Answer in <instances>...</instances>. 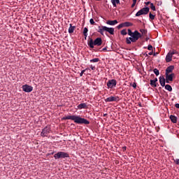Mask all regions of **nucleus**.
<instances>
[{
	"instance_id": "37",
	"label": "nucleus",
	"mask_w": 179,
	"mask_h": 179,
	"mask_svg": "<svg viewBox=\"0 0 179 179\" xmlns=\"http://www.w3.org/2000/svg\"><path fill=\"white\" fill-rule=\"evenodd\" d=\"M126 43H127V44H131V43H132V41H131L129 39L126 38Z\"/></svg>"
},
{
	"instance_id": "7",
	"label": "nucleus",
	"mask_w": 179,
	"mask_h": 179,
	"mask_svg": "<svg viewBox=\"0 0 179 179\" xmlns=\"http://www.w3.org/2000/svg\"><path fill=\"white\" fill-rule=\"evenodd\" d=\"M50 132H51V128L46 126L42 130V131L41 133V136H42L43 138H45V136H48V134H50Z\"/></svg>"
},
{
	"instance_id": "48",
	"label": "nucleus",
	"mask_w": 179,
	"mask_h": 179,
	"mask_svg": "<svg viewBox=\"0 0 179 179\" xmlns=\"http://www.w3.org/2000/svg\"><path fill=\"white\" fill-rule=\"evenodd\" d=\"M107 50V48H104L102 49V51H106Z\"/></svg>"
},
{
	"instance_id": "23",
	"label": "nucleus",
	"mask_w": 179,
	"mask_h": 179,
	"mask_svg": "<svg viewBox=\"0 0 179 179\" xmlns=\"http://www.w3.org/2000/svg\"><path fill=\"white\" fill-rule=\"evenodd\" d=\"M150 85H151L152 87H157V83H155L153 80H150Z\"/></svg>"
},
{
	"instance_id": "33",
	"label": "nucleus",
	"mask_w": 179,
	"mask_h": 179,
	"mask_svg": "<svg viewBox=\"0 0 179 179\" xmlns=\"http://www.w3.org/2000/svg\"><path fill=\"white\" fill-rule=\"evenodd\" d=\"M122 27H124V23H122V24H119V25L117 27V29H122Z\"/></svg>"
},
{
	"instance_id": "17",
	"label": "nucleus",
	"mask_w": 179,
	"mask_h": 179,
	"mask_svg": "<svg viewBox=\"0 0 179 179\" xmlns=\"http://www.w3.org/2000/svg\"><path fill=\"white\" fill-rule=\"evenodd\" d=\"M172 60H173V56L171 54V52H169V53L166 55V62H171Z\"/></svg>"
},
{
	"instance_id": "19",
	"label": "nucleus",
	"mask_w": 179,
	"mask_h": 179,
	"mask_svg": "<svg viewBox=\"0 0 179 179\" xmlns=\"http://www.w3.org/2000/svg\"><path fill=\"white\" fill-rule=\"evenodd\" d=\"M170 120L173 124H177V117L171 115L170 116Z\"/></svg>"
},
{
	"instance_id": "38",
	"label": "nucleus",
	"mask_w": 179,
	"mask_h": 179,
	"mask_svg": "<svg viewBox=\"0 0 179 179\" xmlns=\"http://www.w3.org/2000/svg\"><path fill=\"white\" fill-rule=\"evenodd\" d=\"M132 87H134V89H136V83H134L132 84Z\"/></svg>"
},
{
	"instance_id": "9",
	"label": "nucleus",
	"mask_w": 179,
	"mask_h": 179,
	"mask_svg": "<svg viewBox=\"0 0 179 179\" xmlns=\"http://www.w3.org/2000/svg\"><path fill=\"white\" fill-rule=\"evenodd\" d=\"M105 101L106 103H110V102H113V101H120V97L117 96H110L109 97H108L107 99H105Z\"/></svg>"
},
{
	"instance_id": "49",
	"label": "nucleus",
	"mask_w": 179,
	"mask_h": 179,
	"mask_svg": "<svg viewBox=\"0 0 179 179\" xmlns=\"http://www.w3.org/2000/svg\"><path fill=\"white\" fill-rule=\"evenodd\" d=\"M122 149L123 150H127V147H123Z\"/></svg>"
},
{
	"instance_id": "14",
	"label": "nucleus",
	"mask_w": 179,
	"mask_h": 179,
	"mask_svg": "<svg viewBox=\"0 0 179 179\" xmlns=\"http://www.w3.org/2000/svg\"><path fill=\"white\" fill-rule=\"evenodd\" d=\"M118 24V21L117 20H108L106 22V24H109L110 26H115V24Z\"/></svg>"
},
{
	"instance_id": "11",
	"label": "nucleus",
	"mask_w": 179,
	"mask_h": 179,
	"mask_svg": "<svg viewBox=\"0 0 179 179\" xmlns=\"http://www.w3.org/2000/svg\"><path fill=\"white\" fill-rule=\"evenodd\" d=\"M173 71H174V66L171 65L166 68L165 75L173 73Z\"/></svg>"
},
{
	"instance_id": "15",
	"label": "nucleus",
	"mask_w": 179,
	"mask_h": 179,
	"mask_svg": "<svg viewBox=\"0 0 179 179\" xmlns=\"http://www.w3.org/2000/svg\"><path fill=\"white\" fill-rule=\"evenodd\" d=\"M77 108L78 110H82V109H86V108H87V103H80L79 104L78 106H77Z\"/></svg>"
},
{
	"instance_id": "5",
	"label": "nucleus",
	"mask_w": 179,
	"mask_h": 179,
	"mask_svg": "<svg viewBox=\"0 0 179 179\" xmlns=\"http://www.w3.org/2000/svg\"><path fill=\"white\" fill-rule=\"evenodd\" d=\"M149 10H150L149 7H144L136 13V16L138 17L141 16V15H148L149 13Z\"/></svg>"
},
{
	"instance_id": "35",
	"label": "nucleus",
	"mask_w": 179,
	"mask_h": 179,
	"mask_svg": "<svg viewBox=\"0 0 179 179\" xmlns=\"http://www.w3.org/2000/svg\"><path fill=\"white\" fill-rule=\"evenodd\" d=\"M86 71H87V69L83 70L81 71V73H80V76H83V73H85V72H86Z\"/></svg>"
},
{
	"instance_id": "18",
	"label": "nucleus",
	"mask_w": 179,
	"mask_h": 179,
	"mask_svg": "<svg viewBox=\"0 0 179 179\" xmlns=\"http://www.w3.org/2000/svg\"><path fill=\"white\" fill-rule=\"evenodd\" d=\"M69 34H72V33H73V31H75V29H76V27L75 26H72V24H69Z\"/></svg>"
},
{
	"instance_id": "34",
	"label": "nucleus",
	"mask_w": 179,
	"mask_h": 179,
	"mask_svg": "<svg viewBox=\"0 0 179 179\" xmlns=\"http://www.w3.org/2000/svg\"><path fill=\"white\" fill-rule=\"evenodd\" d=\"M90 24H95V22H94V20H93L92 18H91L90 20Z\"/></svg>"
},
{
	"instance_id": "1",
	"label": "nucleus",
	"mask_w": 179,
	"mask_h": 179,
	"mask_svg": "<svg viewBox=\"0 0 179 179\" xmlns=\"http://www.w3.org/2000/svg\"><path fill=\"white\" fill-rule=\"evenodd\" d=\"M62 120H71L76 124H79L80 125H82L83 124H85V125H89V124H90V122H89V120L83 118L79 115H68L64 117Z\"/></svg>"
},
{
	"instance_id": "46",
	"label": "nucleus",
	"mask_w": 179,
	"mask_h": 179,
	"mask_svg": "<svg viewBox=\"0 0 179 179\" xmlns=\"http://www.w3.org/2000/svg\"><path fill=\"white\" fill-rule=\"evenodd\" d=\"M150 3H151L150 1L145 2V5H149Z\"/></svg>"
},
{
	"instance_id": "45",
	"label": "nucleus",
	"mask_w": 179,
	"mask_h": 179,
	"mask_svg": "<svg viewBox=\"0 0 179 179\" xmlns=\"http://www.w3.org/2000/svg\"><path fill=\"white\" fill-rule=\"evenodd\" d=\"M176 164H178V166H179V159H176Z\"/></svg>"
},
{
	"instance_id": "20",
	"label": "nucleus",
	"mask_w": 179,
	"mask_h": 179,
	"mask_svg": "<svg viewBox=\"0 0 179 179\" xmlns=\"http://www.w3.org/2000/svg\"><path fill=\"white\" fill-rule=\"evenodd\" d=\"M111 3L114 8H117V3L120 4V0H111Z\"/></svg>"
},
{
	"instance_id": "2",
	"label": "nucleus",
	"mask_w": 179,
	"mask_h": 179,
	"mask_svg": "<svg viewBox=\"0 0 179 179\" xmlns=\"http://www.w3.org/2000/svg\"><path fill=\"white\" fill-rule=\"evenodd\" d=\"M104 31H107L109 34L113 36L114 34V28L107 27L106 26H99L98 27V33H100L101 36H104Z\"/></svg>"
},
{
	"instance_id": "52",
	"label": "nucleus",
	"mask_w": 179,
	"mask_h": 179,
	"mask_svg": "<svg viewBox=\"0 0 179 179\" xmlns=\"http://www.w3.org/2000/svg\"><path fill=\"white\" fill-rule=\"evenodd\" d=\"M139 107H142V103H138Z\"/></svg>"
},
{
	"instance_id": "40",
	"label": "nucleus",
	"mask_w": 179,
	"mask_h": 179,
	"mask_svg": "<svg viewBox=\"0 0 179 179\" xmlns=\"http://www.w3.org/2000/svg\"><path fill=\"white\" fill-rule=\"evenodd\" d=\"M165 82L166 83H170V80H168V78H166Z\"/></svg>"
},
{
	"instance_id": "32",
	"label": "nucleus",
	"mask_w": 179,
	"mask_h": 179,
	"mask_svg": "<svg viewBox=\"0 0 179 179\" xmlns=\"http://www.w3.org/2000/svg\"><path fill=\"white\" fill-rule=\"evenodd\" d=\"M148 50L149 51H153V46H152V45H149L148 46Z\"/></svg>"
},
{
	"instance_id": "42",
	"label": "nucleus",
	"mask_w": 179,
	"mask_h": 179,
	"mask_svg": "<svg viewBox=\"0 0 179 179\" xmlns=\"http://www.w3.org/2000/svg\"><path fill=\"white\" fill-rule=\"evenodd\" d=\"M148 55H153V50H152V52H150L148 53Z\"/></svg>"
},
{
	"instance_id": "13",
	"label": "nucleus",
	"mask_w": 179,
	"mask_h": 179,
	"mask_svg": "<svg viewBox=\"0 0 179 179\" xmlns=\"http://www.w3.org/2000/svg\"><path fill=\"white\" fill-rule=\"evenodd\" d=\"M128 34L129 36H134V35L142 36V34L141 33H139V31H134V32H132V31L131 29H128Z\"/></svg>"
},
{
	"instance_id": "8",
	"label": "nucleus",
	"mask_w": 179,
	"mask_h": 179,
	"mask_svg": "<svg viewBox=\"0 0 179 179\" xmlns=\"http://www.w3.org/2000/svg\"><path fill=\"white\" fill-rule=\"evenodd\" d=\"M131 37L127 38V40L131 41V43H136L139 38L142 37V35H133Z\"/></svg>"
},
{
	"instance_id": "28",
	"label": "nucleus",
	"mask_w": 179,
	"mask_h": 179,
	"mask_svg": "<svg viewBox=\"0 0 179 179\" xmlns=\"http://www.w3.org/2000/svg\"><path fill=\"white\" fill-rule=\"evenodd\" d=\"M149 17H150V19H151V20H155V15L152 14V13H150Z\"/></svg>"
},
{
	"instance_id": "51",
	"label": "nucleus",
	"mask_w": 179,
	"mask_h": 179,
	"mask_svg": "<svg viewBox=\"0 0 179 179\" xmlns=\"http://www.w3.org/2000/svg\"><path fill=\"white\" fill-rule=\"evenodd\" d=\"M137 0H133V3H136Z\"/></svg>"
},
{
	"instance_id": "50",
	"label": "nucleus",
	"mask_w": 179,
	"mask_h": 179,
	"mask_svg": "<svg viewBox=\"0 0 179 179\" xmlns=\"http://www.w3.org/2000/svg\"><path fill=\"white\" fill-rule=\"evenodd\" d=\"M144 55H145V57H148V53H146V52L144 54Z\"/></svg>"
},
{
	"instance_id": "6",
	"label": "nucleus",
	"mask_w": 179,
	"mask_h": 179,
	"mask_svg": "<svg viewBox=\"0 0 179 179\" xmlns=\"http://www.w3.org/2000/svg\"><path fill=\"white\" fill-rule=\"evenodd\" d=\"M108 89H114L117 86V80L112 79L109 80L106 84Z\"/></svg>"
},
{
	"instance_id": "43",
	"label": "nucleus",
	"mask_w": 179,
	"mask_h": 179,
	"mask_svg": "<svg viewBox=\"0 0 179 179\" xmlns=\"http://www.w3.org/2000/svg\"><path fill=\"white\" fill-rule=\"evenodd\" d=\"M175 107H176V108H179V103H176V104L175 105Z\"/></svg>"
},
{
	"instance_id": "16",
	"label": "nucleus",
	"mask_w": 179,
	"mask_h": 179,
	"mask_svg": "<svg viewBox=\"0 0 179 179\" xmlns=\"http://www.w3.org/2000/svg\"><path fill=\"white\" fill-rule=\"evenodd\" d=\"M159 83L162 87H164V86H166V78L163 76L159 77Z\"/></svg>"
},
{
	"instance_id": "41",
	"label": "nucleus",
	"mask_w": 179,
	"mask_h": 179,
	"mask_svg": "<svg viewBox=\"0 0 179 179\" xmlns=\"http://www.w3.org/2000/svg\"><path fill=\"white\" fill-rule=\"evenodd\" d=\"M83 36L85 37V40H86V38H87V34H83Z\"/></svg>"
},
{
	"instance_id": "25",
	"label": "nucleus",
	"mask_w": 179,
	"mask_h": 179,
	"mask_svg": "<svg viewBox=\"0 0 179 179\" xmlns=\"http://www.w3.org/2000/svg\"><path fill=\"white\" fill-rule=\"evenodd\" d=\"M120 33L122 36H127V34H128V33L127 32V29H122Z\"/></svg>"
},
{
	"instance_id": "29",
	"label": "nucleus",
	"mask_w": 179,
	"mask_h": 179,
	"mask_svg": "<svg viewBox=\"0 0 179 179\" xmlns=\"http://www.w3.org/2000/svg\"><path fill=\"white\" fill-rule=\"evenodd\" d=\"M140 31L142 34H148V30H146V29H140Z\"/></svg>"
},
{
	"instance_id": "44",
	"label": "nucleus",
	"mask_w": 179,
	"mask_h": 179,
	"mask_svg": "<svg viewBox=\"0 0 179 179\" xmlns=\"http://www.w3.org/2000/svg\"><path fill=\"white\" fill-rule=\"evenodd\" d=\"M135 5H136V3H134V2H133V3H132V5H131V8H134V7L135 6Z\"/></svg>"
},
{
	"instance_id": "4",
	"label": "nucleus",
	"mask_w": 179,
	"mask_h": 179,
	"mask_svg": "<svg viewBox=\"0 0 179 179\" xmlns=\"http://www.w3.org/2000/svg\"><path fill=\"white\" fill-rule=\"evenodd\" d=\"M55 159H66V157H69V154L65 152H58L54 155Z\"/></svg>"
},
{
	"instance_id": "54",
	"label": "nucleus",
	"mask_w": 179,
	"mask_h": 179,
	"mask_svg": "<svg viewBox=\"0 0 179 179\" xmlns=\"http://www.w3.org/2000/svg\"><path fill=\"white\" fill-rule=\"evenodd\" d=\"M96 1H101V0H96Z\"/></svg>"
},
{
	"instance_id": "53",
	"label": "nucleus",
	"mask_w": 179,
	"mask_h": 179,
	"mask_svg": "<svg viewBox=\"0 0 179 179\" xmlns=\"http://www.w3.org/2000/svg\"><path fill=\"white\" fill-rule=\"evenodd\" d=\"M145 40H146V41H148V40H149V38H146V39H145Z\"/></svg>"
},
{
	"instance_id": "24",
	"label": "nucleus",
	"mask_w": 179,
	"mask_h": 179,
	"mask_svg": "<svg viewBox=\"0 0 179 179\" xmlns=\"http://www.w3.org/2000/svg\"><path fill=\"white\" fill-rule=\"evenodd\" d=\"M153 72L154 73H155L156 76H159V75H160V72L157 69H154Z\"/></svg>"
},
{
	"instance_id": "26",
	"label": "nucleus",
	"mask_w": 179,
	"mask_h": 179,
	"mask_svg": "<svg viewBox=\"0 0 179 179\" xmlns=\"http://www.w3.org/2000/svg\"><path fill=\"white\" fill-rule=\"evenodd\" d=\"M169 52L171 53V55L172 56H173L176 54H178V52H177V50H173L172 51H169Z\"/></svg>"
},
{
	"instance_id": "47",
	"label": "nucleus",
	"mask_w": 179,
	"mask_h": 179,
	"mask_svg": "<svg viewBox=\"0 0 179 179\" xmlns=\"http://www.w3.org/2000/svg\"><path fill=\"white\" fill-rule=\"evenodd\" d=\"M153 80L157 83V78H155Z\"/></svg>"
},
{
	"instance_id": "39",
	"label": "nucleus",
	"mask_w": 179,
	"mask_h": 179,
	"mask_svg": "<svg viewBox=\"0 0 179 179\" xmlns=\"http://www.w3.org/2000/svg\"><path fill=\"white\" fill-rule=\"evenodd\" d=\"M162 1H158L157 2V6H162Z\"/></svg>"
},
{
	"instance_id": "36",
	"label": "nucleus",
	"mask_w": 179,
	"mask_h": 179,
	"mask_svg": "<svg viewBox=\"0 0 179 179\" xmlns=\"http://www.w3.org/2000/svg\"><path fill=\"white\" fill-rule=\"evenodd\" d=\"M90 69H92V71H96V67L93 65L90 66Z\"/></svg>"
},
{
	"instance_id": "3",
	"label": "nucleus",
	"mask_w": 179,
	"mask_h": 179,
	"mask_svg": "<svg viewBox=\"0 0 179 179\" xmlns=\"http://www.w3.org/2000/svg\"><path fill=\"white\" fill-rule=\"evenodd\" d=\"M87 44L90 48H94V45H101V44H103V40H101V38H96L94 41H93L92 38H90V41H88Z\"/></svg>"
},
{
	"instance_id": "30",
	"label": "nucleus",
	"mask_w": 179,
	"mask_h": 179,
	"mask_svg": "<svg viewBox=\"0 0 179 179\" xmlns=\"http://www.w3.org/2000/svg\"><path fill=\"white\" fill-rule=\"evenodd\" d=\"M150 9H152V10H154V11L156 10V7L153 4V3H150Z\"/></svg>"
},
{
	"instance_id": "12",
	"label": "nucleus",
	"mask_w": 179,
	"mask_h": 179,
	"mask_svg": "<svg viewBox=\"0 0 179 179\" xmlns=\"http://www.w3.org/2000/svg\"><path fill=\"white\" fill-rule=\"evenodd\" d=\"M166 78L168 79V80H170V82H173V78L176 76V74L174 73H171V74H165Z\"/></svg>"
},
{
	"instance_id": "27",
	"label": "nucleus",
	"mask_w": 179,
	"mask_h": 179,
	"mask_svg": "<svg viewBox=\"0 0 179 179\" xmlns=\"http://www.w3.org/2000/svg\"><path fill=\"white\" fill-rule=\"evenodd\" d=\"M99 61H100V59L94 58V59L90 60V62H99Z\"/></svg>"
},
{
	"instance_id": "21",
	"label": "nucleus",
	"mask_w": 179,
	"mask_h": 179,
	"mask_svg": "<svg viewBox=\"0 0 179 179\" xmlns=\"http://www.w3.org/2000/svg\"><path fill=\"white\" fill-rule=\"evenodd\" d=\"M124 27H130L131 26H134V24L129 22H125L123 23Z\"/></svg>"
},
{
	"instance_id": "10",
	"label": "nucleus",
	"mask_w": 179,
	"mask_h": 179,
	"mask_svg": "<svg viewBox=\"0 0 179 179\" xmlns=\"http://www.w3.org/2000/svg\"><path fill=\"white\" fill-rule=\"evenodd\" d=\"M22 90L23 92H25V93H30L31 92H33V87L26 84L22 85Z\"/></svg>"
},
{
	"instance_id": "31",
	"label": "nucleus",
	"mask_w": 179,
	"mask_h": 179,
	"mask_svg": "<svg viewBox=\"0 0 179 179\" xmlns=\"http://www.w3.org/2000/svg\"><path fill=\"white\" fill-rule=\"evenodd\" d=\"M87 31H89V29H87V27H85L83 31V34H87Z\"/></svg>"
},
{
	"instance_id": "22",
	"label": "nucleus",
	"mask_w": 179,
	"mask_h": 179,
	"mask_svg": "<svg viewBox=\"0 0 179 179\" xmlns=\"http://www.w3.org/2000/svg\"><path fill=\"white\" fill-rule=\"evenodd\" d=\"M165 89L166 90H168V92H173V87H171V85H166Z\"/></svg>"
}]
</instances>
